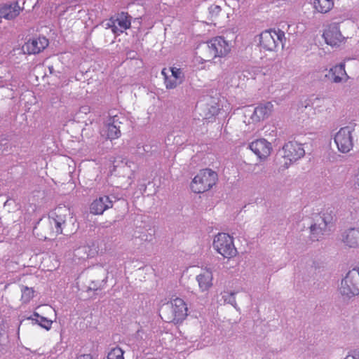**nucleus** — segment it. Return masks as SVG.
I'll return each instance as SVG.
<instances>
[{
  "label": "nucleus",
  "instance_id": "5",
  "mask_svg": "<svg viewBox=\"0 0 359 359\" xmlns=\"http://www.w3.org/2000/svg\"><path fill=\"white\" fill-rule=\"evenodd\" d=\"M338 291L346 299L359 295V267H354L346 273L341 280Z\"/></svg>",
  "mask_w": 359,
  "mask_h": 359
},
{
  "label": "nucleus",
  "instance_id": "30",
  "mask_svg": "<svg viewBox=\"0 0 359 359\" xmlns=\"http://www.w3.org/2000/svg\"><path fill=\"white\" fill-rule=\"evenodd\" d=\"M221 12H222V8L219 6L212 5L209 8V13L210 15V18L212 21L217 19V18L219 16Z\"/></svg>",
  "mask_w": 359,
  "mask_h": 359
},
{
  "label": "nucleus",
  "instance_id": "26",
  "mask_svg": "<svg viewBox=\"0 0 359 359\" xmlns=\"http://www.w3.org/2000/svg\"><path fill=\"white\" fill-rule=\"evenodd\" d=\"M217 253L220 254L224 259L228 260L237 255V248H215Z\"/></svg>",
  "mask_w": 359,
  "mask_h": 359
},
{
  "label": "nucleus",
  "instance_id": "25",
  "mask_svg": "<svg viewBox=\"0 0 359 359\" xmlns=\"http://www.w3.org/2000/svg\"><path fill=\"white\" fill-rule=\"evenodd\" d=\"M334 211L331 208L326 209L321 217V223L323 225L328 226L330 229L334 223Z\"/></svg>",
  "mask_w": 359,
  "mask_h": 359
},
{
  "label": "nucleus",
  "instance_id": "6",
  "mask_svg": "<svg viewBox=\"0 0 359 359\" xmlns=\"http://www.w3.org/2000/svg\"><path fill=\"white\" fill-rule=\"evenodd\" d=\"M304 149L302 144L296 142H289L283 147L280 167L287 168L292 163L301 158L304 155Z\"/></svg>",
  "mask_w": 359,
  "mask_h": 359
},
{
  "label": "nucleus",
  "instance_id": "14",
  "mask_svg": "<svg viewBox=\"0 0 359 359\" xmlns=\"http://www.w3.org/2000/svg\"><path fill=\"white\" fill-rule=\"evenodd\" d=\"M249 147L261 159L267 158L272 150L271 143L265 139H259L251 142Z\"/></svg>",
  "mask_w": 359,
  "mask_h": 359
},
{
  "label": "nucleus",
  "instance_id": "29",
  "mask_svg": "<svg viewBox=\"0 0 359 359\" xmlns=\"http://www.w3.org/2000/svg\"><path fill=\"white\" fill-rule=\"evenodd\" d=\"M107 359H124L123 351L119 347L112 348L107 355Z\"/></svg>",
  "mask_w": 359,
  "mask_h": 359
},
{
  "label": "nucleus",
  "instance_id": "16",
  "mask_svg": "<svg viewBox=\"0 0 359 359\" xmlns=\"http://www.w3.org/2000/svg\"><path fill=\"white\" fill-rule=\"evenodd\" d=\"M112 206L113 202L110 200L109 197L103 196L95 199L91 203L90 212L95 215H102L105 210L111 208Z\"/></svg>",
  "mask_w": 359,
  "mask_h": 359
},
{
  "label": "nucleus",
  "instance_id": "18",
  "mask_svg": "<svg viewBox=\"0 0 359 359\" xmlns=\"http://www.w3.org/2000/svg\"><path fill=\"white\" fill-rule=\"evenodd\" d=\"M273 110V105L271 102L260 104L255 107L253 116L257 121L264 120L267 118Z\"/></svg>",
  "mask_w": 359,
  "mask_h": 359
},
{
  "label": "nucleus",
  "instance_id": "3",
  "mask_svg": "<svg viewBox=\"0 0 359 359\" xmlns=\"http://www.w3.org/2000/svg\"><path fill=\"white\" fill-rule=\"evenodd\" d=\"M187 306L180 298H175L161 309V318L168 323H179L187 316Z\"/></svg>",
  "mask_w": 359,
  "mask_h": 359
},
{
  "label": "nucleus",
  "instance_id": "33",
  "mask_svg": "<svg viewBox=\"0 0 359 359\" xmlns=\"http://www.w3.org/2000/svg\"><path fill=\"white\" fill-rule=\"evenodd\" d=\"M344 359H355V358L354 357L353 351L352 352L351 354L347 355Z\"/></svg>",
  "mask_w": 359,
  "mask_h": 359
},
{
  "label": "nucleus",
  "instance_id": "27",
  "mask_svg": "<svg viewBox=\"0 0 359 359\" xmlns=\"http://www.w3.org/2000/svg\"><path fill=\"white\" fill-rule=\"evenodd\" d=\"M236 292H226L222 293V299L224 303L229 304L232 305L235 309H237V304L235 299Z\"/></svg>",
  "mask_w": 359,
  "mask_h": 359
},
{
  "label": "nucleus",
  "instance_id": "13",
  "mask_svg": "<svg viewBox=\"0 0 359 359\" xmlns=\"http://www.w3.org/2000/svg\"><path fill=\"white\" fill-rule=\"evenodd\" d=\"M161 74L164 76V83L167 89L175 88L182 82V73L179 68H164Z\"/></svg>",
  "mask_w": 359,
  "mask_h": 359
},
{
  "label": "nucleus",
  "instance_id": "4",
  "mask_svg": "<svg viewBox=\"0 0 359 359\" xmlns=\"http://www.w3.org/2000/svg\"><path fill=\"white\" fill-rule=\"evenodd\" d=\"M218 176L210 168L201 170L191 182V189L196 194H202L211 189L216 184Z\"/></svg>",
  "mask_w": 359,
  "mask_h": 359
},
{
  "label": "nucleus",
  "instance_id": "11",
  "mask_svg": "<svg viewBox=\"0 0 359 359\" xmlns=\"http://www.w3.org/2000/svg\"><path fill=\"white\" fill-rule=\"evenodd\" d=\"M48 39L45 36H38L29 39L22 46L23 51L28 54H39L48 47Z\"/></svg>",
  "mask_w": 359,
  "mask_h": 359
},
{
  "label": "nucleus",
  "instance_id": "21",
  "mask_svg": "<svg viewBox=\"0 0 359 359\" xmlns=\"http://www.w3.org/2000/svg\"><path fill=\"white\" fill-rule=\"evenodd\" d=\"M200 290L202 292L207 291L212 285V273L209 270H205L196 276Z\"/></svg>",
  "mask_w": 359,
  "mask_h": 359
},
{
  "label": "nucleus",
  "instance_id": "24",
  "mask_svg": "<svg viewBox=\"0 0 359 359\" xmlns=\"http://www.w3.org/2000/svg\"><path fill=\"white\" fill-rule=\"evenodd\" d=\"M28 319H30L32 321H35V323L38 324L46 330H49L51 328L53 324L52 320L39 316V314L36 312H34L31 317L28 318Z\"/></svg>",
  "mask_w": 359,
  "mask_h": 359
},
{
  "label": "nucleus",
  "instance_id": "9",
  "mask_svg": "<svg viewBox=\"0 0 359 359\" xmlns=\"http://www.w3.org/2000/svg\"><path fill=\"white\" fill-rule=\"evenodd\" d=\"M323 38L325 43L332 47H338L346 41L337 23H331L327 25L323 31Z\"/></svg>",
  "mask_w": 359,
  "mask_h": 359
},
{
  "label": "nucleus",
  "instance_id": "1",
  "mask_svg": "<svg viewBox=\"0 0 359 359\" xmlns=\"http://www.w3.org/2000/svg\"><path fill=\"white\" fill-rule=\"evenodd\" d=\"M70 210L65 206L55 208L47 218L41 219L33 229L34 235L41 241L54 240L67 230V219L74 224Z\"/></svg>",
  "mask_w": 359,
  "mask_h": 359
},
{
  "label": "nucleus",
  "instance_id": "19",
  "mask_svg": "<svg viewBox=\"0 0 359 359\" xmlns=\"http://www.w3.org/2000/svg\"><path fill=\"white\" fill-rule=\"evenodd\" d=\"M343 241L348 247H359V229L347 230L343 236Z\"/></svg>",
  "mask_w": 359,
  "mask_h": 359
},
{
  "label": "nucleus",
  "instance_id": "7",
  "mask_svg": "<svg viewBox=\"0 0 359 359\" xmlns=\"http://www.w3.org/2000/svg\"><path fill=\"white\" fill-rule=\"evenodd\" d=\"M285 33L280 29H269L262 32L259 35V46L266 50L273 51L283 43Z\"/></svg>",
  "mask_w": 359,
  "mask_h": 359
},
{
  "label": "nucleus",
  "instance_id": "22",
  "mask_svg": "<svg viewBox=\"0 0 359 359\" xmlns=\"http://www.w3.org/2000/svg\"><path fill=\"white\" fill-rule=\"evenodd\" d=\"M214 247H233V238L226 233H219L213 241Z\"/></svg>",
  "mask_w": 359,
  "mask_h": 359
},
{
  "label": "nucleus",
  "instance_id": "8",
  "mask_svg": "<svg viewBox=\"0 0 359 359\" xmlns=\"http://www.w3.org/2000/svg\"><path fill=\"white\" fill-rule=\"evenodd\" d=\"M107 26L115 35L119 36L130 27L131 17L126 12L117 13L109 19Z\"/></svg>",
  "mask_w": 359,
  "mask_h": 359
},
{
  "label": "nucleus",
  "instance_id": "17",
  "mask_svg": "<svg viewBox=\"0 0 359 359\" xmlns=\"http://www.w3.org/2000/svg\"><path fill=\"white\" fill-rule=\"evenodd\" d=\"M325 77L334 83H340L346 81L348 75L345 70V65L339 64L331 68Z\"/></svg>",
  "mask_w": 359,
  "mask_h": 359
},
{
  "label": "nucleus",
  "instance_id": "32",
  "mask_svg": "<svg viewBox=\"0 0 359 359\" xmlns=\"http://www.w3.org/2000/svg\"><path fill=\"white\" fill-rule=\"evenodd\" d=\"M77 359H93V357L90 354L81 355Z\"/></svg>",
  "mask_w": 359,
  "mask_h": 359
},
{
  "label": "nucleus",
  "instance_id": "28",
  "mask_svg": "<svg viewBox=\"0 0 359 359\" xmlns=\"http://www.w3.org/2000/svg\"><path fill=\"white\" fill-rule=\"evenodd\" d=\"M21 300L23 303H28L33 298L34 291L32 288L23 286L21 289Z\"/></svg>",
  "mask_w": 359,
  "mask_h": 359
},
{
  "label": "nucleus",
  "instance_id": "20",
  "mask_svg": "<svg viewBox=\"0 0 359 359\" xmlns=\"http://www.w3.org/2000/svg\"><path fill=\"white\" fill-rule=\"evenodd\" d=\"M311 230V239L312 241H319L323 238L324 236L328 234L330 231V229L323 225L321 222L318 224H314L310 227Z\"/></svg>",
  "mask_w": 359,
  "mask_h": 359
},
{
  "label": "nucleus",
  "instance_id": "23",
  "mask_svg": "<svg viewBox=\"0 0 359 359\" xmlns=\"http://www.w3.org/2000/svg\"><path fill=\"white\" fill-rule=\"evenodd\" d=\"M314 8L320 13L329 12L334 6L333 0H314Z\"/></svg>",
  "mask_w": 359,
  "mask_h": 359
},
{
  "label": "nucleus",
  "instance_id": "31",
  "mask_svg": "<svg viewBox=\"0 0 359 359\" xmlns=\"http://www.w3.org/2000/svg\"><path fill=\"white\" fill-rule=\"evenodd\" d=\"M105 284V282L104 280L102 281H92L90 284V285L87 288V292L88 291H97L101 290L104 285Z\"/></svg>",
  "mask_w": 359,
  "mask_h": 359
},
{
  "label": "nucleus",
  "instance_id": "12",
  "mask_svg": "<svg viewBox=\"0 0 359 359\" xmlns=\"http://www.w3.org/2000/svg\"><path fill=\"white\" fill-rule=\"evenodd\" d=\"M121 124V122L119 121L118 115L110 116L102 130V135L111 140L118 139L121 134L120 130Z\"/></svg>",
  "mask_w": 359,
  "mask_h": 359
},
{
  "label": "nucleus",
  "instance_id": "15",
  "mask_svg": "<svg viewBox=\"0 0 359 359\" xmlns=\"http://www.w3.org/2000/svg\"><path fill=\"white\" fill-rule=\"evenodd\" d=\"M22 11L18 1L10 4H3L0 5V18H4L7 20L15 19Z\"/></svg>",
  "mask_w": 359,
  "mask_h": 359
},
{
  "label": "nucleus",
  "instance_id": "2",
  "mask_svg": "<svg viewBox=\"0 0 359 359\" xmlns=\"http://www.w3.org/2000/svg\"><path fill=\"white\" fill-rule=\"evenodd\" d=\"M198 58L210 62L216 57H226L231 52V46L222 36H216L198 47Z\"/></svg>",
  "mask_w": 359,
  "mask_h": 359
},
{
  "label": "nucleus",
  "instance_id": "34",
  "mask_svg": "<svg viewBox=\"0 0 359 359\" xmlns=\"http://www.w3.org/2000/svg\"><path fill=\"white\" fill-rule=\"evenodd\" d=\"M353 353L355 359H359V349L353 351Z\"/></svg>",
  "mask_w": 359,
  "mask_h": 359
},
{
  "label": "nucleus",
  "instance_id": "10",
  "mask_svg": "<svg viewBox=\"0 0 359 359\" xmlns=\"http://www.w3.org/2000/svg\"><path fill=\"white\" fill-rule=\"evenodd\" d=\"M334 142L339 151L348 152L353 146L351 128L348 126L341 128L335 135Z\"/></svg>",
  "mask_w": 359,
  "mask_h": 359
}]
</instances>
